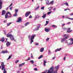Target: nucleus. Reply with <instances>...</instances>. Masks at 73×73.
Wrapping results in <instances>:
<instances>
[{"mask_svg": "<svg viewBox=\"0 0 73 73\" xmlns=\"http://www.w3.org/2000/svg\"><path fill=\"white\" fill-rule=\"evenodd\" d=\"M1 66L2 67L1 70H4L3 73H7V71H6V69L5 68V65H4V62H2L1 64Z\"/></svg>", "mask_w": 73, "mask_h": 73, "instance_id": "f257e3e1", "label": "nucleus"}, {"mask_svg": "<svg viewBox=\"0 0 73 73\" xmlns=\"http://www.w3.org/2000/svg\"><path fill=\"white\" fill-rule=\"evenodd\" d=\"M63 37H65L64 38H62L61 40V42H63L64 41H65L66 40V39L68 38H69V36L68 35H66V34L63 35Z\"/></svg>", "mask_w": 73, "mask_h": 73, "instance_id": "f03ea898", "label": "nucleus"}, {"mask_svg": "<svg viewBox=\"0 0 73 73\" xmlns=\"http://www.w3.org/2000/svg\"><path fill=\"white\" fill-rule=\"evenodd\" d=\"M7 37H10L11 40H13V41H16V40L15 39H14V38L13 37V35H12V34H8L7 35Z\"/></svg>", "mask_w": 73, "mask_h": 73, "instance_id": "7ed1b4c3", "label": "nucleus"}, {"mask_svg": "<svg viewBox=\"0 0 73 73\" xmlns=\"http://www.w3.org/2000/svg\"><path fill=\"white\" fill-rule=\"evenodd\" d=\"M12 17V15L10 12L7 13L5 15V19H7V17L10 18Z\"/></svg>", "mask_w": 73, "mask_h": 73, "instance_id": "20e7f679", "label": "nucleus"}, {"mask_svg": "<svg viewBox=\"0 0 73 73\" xmlns=\"http://www.w3.org/2000/svg\"><path fill=\"white\" fill-rule=\"evenodd\" d=\"M36 36V35H34L32 36H31V42H30V43L31 44H32V42H33V40H34V38H35V37Z\"/></svg>", "mask_w": 73, "mask_h": 73, "instance_id": "39448f33", "label": "nucleus"}, {"mask_svg": "<svg viewBox=\"0 0 73 73\" xmlns=\"http://www.w3.org/2000/svg\"><path fill=\"white\" fill-rule=\"evenodd\" d=\"M22 22V19L21 17H19L18 18V19L17 21V23H20Z\"/></svg>", "mask_w": 73, "mask_h": 73, "instance_id": "423d86ee", "label": "nucleus"}, {"mask_svg": "<svg viewBox=\"0 0 73 73\" xmlns=\"http://www.w3.org/2000/svg\"><path fill=\"white\" fill-rule=\"evenodd\" d=\"M31 12L30 11L27 12L25 14V17H28V16H29V15L30 14H31Z\"/></svg>", "mask_w": 73, "mask_h": 73, "instance_id": "0eeeda50", "label": "nucleus"}, {"mask_svg": "<svg viewBox=\"0 0 73 73\" xmlns=\"http://www.w3.org/2000/svg\"><path fill=\"white\" fill-rule=\"evenodd\" d=\"M69 40H70V45H72V44H73V39H69Z\"/></svg>", "mask_w": 73, "mask_h": 73, "instance_id": "6e6552de", "label": "nucleus"}, {"mask_svg": "<svg viewBox=\"0 0 73 73\" xmlns=\"http://www.w3.org/2000/svg\"><path fill=\"white\" fill-rule=\"evenodd\" d=\"M67 33H70L71 32H72V31H71V30L70 29V28H67Z\"/></svg>", "mask_w": 73, "mask_h": 73, "instance_id": "1a4fd4ad", "label": "nucleus"}, {"mask_svg": "<svg viewBox=\"0 0 73 73\" xmlns=\"http://www.w3.org/2000/svg\"><path fill=\"white\" fill-rule=\"evenodd\" d=\"M45 31L46 32H49V31H50V28L47 29V28H45Z\"/></svg>", "mask_w": 73, "mask_h": 73, "instance_id": "9d476101", "label": "nucleus"}, {"mask_svg": "<svg viewBox=\"0 0 73 73\" xmlns=\"http://www.w3.org/2000/svg\"><path fill=\"white\" fill-rule=\"evenodd\" d=\"M40 25H41V24L38 25L37 27V28H36V29H35V30L38 31V29L40 28Z\"/></svg>", "mask_w": 73, "mask_h": 73, "instance_id": "9b49d317", "label": "nucleus"}, {"mask_svg": "<svg viewBox=\"0 0 73 73\" xmlns=\"http://www.w3.org/2000/svg\"><path fill=\"white\" fill-rule=\"evenodd\" d=\"M11 43L10 42L8 41L6 43V46H9L11 45Z\"/></svg>", "mask_w": 73, "mask_h": 73, "instance_id": "f8f14e48", "label": "nucleus"}, {"mask_svg": "<svg viewBox=\"0 0 73 73\" xmlns=\"http://www.w3.org/2000/svg\"><path fill=\"white\" fill-rule=\"evenodd\" d=\"M25 65V63H24L21 64H20L19 65V67H21L23 66V65Z\"/></svg>", "mask_w": 73, "mask_h": 73, "instance_id": "ddd939ff", "label": "nucleus"}, {"mask_svg": "<svg viewBox=\"0 0 73 73\" xmlns=\"http://www.w3.org/2000/svg\"><path fill=\"white\" fill-rule=\"evenodd\" d=\"M62 49V48H60L59 49H57L55 51V52H58V51H60V50H61Z\"/></svg>", "mask_w": 73, "mask_h": 73, "instance_id": "4468645a", "label": "nucleus"}, {"mask_svg": "<svg viewBox=\"0 0 73 73\" xmlns=\"http://www.w3.org/2000/svg\"><path fill=\"white\" fill-rule=\"evenodd\" d=\"M2 15L3 16L5 14V10H3L2 11Z\"/></svg>", "mask_w": 73, "mask_h": 73, "instance_id": "2eb2a0df", "label": "nucleus"}, {"mask_svg": "<svg viewBox=\"0 0 73 73\" xmlns=\"http://www.w3.org/2000/svg\"><path fill=\"white\" fill-rule=\"evenodd\" d=\"M67 43L68 45H70V40L69 39L68 40H67Z\"/></svg>", "mask_w": 73, "mask_h": 73, "instance_id": "dca6fc26", "label": "nucleus"}, {"mask_svg": "<svg viewBox=\"0 0 73 73\" xmlns=\"http://www.w3.org/2000/svg\"><path fill=\"white\" fill-rule=\"evenodd\" d=\"M53 1H51L48 4V5H50V4H51V5H53V4L54 3H53Z\"/></svg>", "mask_w": 73, "mask_h": 73, "instance_id": "f3484780", "label": "nucleus"}, {"mask_svg": "<svg viewBox=\"0 0 73 73\" xmlns=\"http://www.w3.org/2000/svg\"><path fill=\"white\" fill-rule=\"evenodd\" d=\"M1 42H4V41H5V38H4V37H3L1 38Z\"/></svg>", "mask_w": 73, "mask_h": 73, "instance_id": "a211bd4d", "label": "nucleus"}, {"mask_svg": "<svg viewBox=\"0 0 73 73\" xmlns=\"http://www.w3.org/2000/svg\"><path fill=\"white\" fill-rule=\"evenodd\" d=\"M8 53V52L7 51H2L1 52V53Z\"/></svg>", "mask_w": 73, "mask_h": 73, "instance_id": "6ab92c4d", "label": "nucleus"}, {"mask_svg": "<svg viewBox=\"0 0 73 73\" xmlns=\"http://www.w3.org/2000/svg\"><path fill=\"white\" fill-rule=\"evenodd\" d=\"M44 50V48H41L40 50V52H42Z\"/></svg>", "mask_w": 73, "mask_h": 73, "instance_id": "aec40b11", "label": "nucleus"}, {"mask_svg": "<svg viewBox=\"0 0 73 73\" xmlns=\"http://www.w3.org/2000/svg\"><path fill=\"white\" fill-rule=\"evenodd\" d=\"M46 17V14H45L42 16V17L43 19H44V18H45Z\"/></svg>", "mask_w": 73, "mask_h": 73, "instance_id": "412c9836", "label": "nucleus"}, {"mask_svg": "<svg viewBox=\"0 0 73 73\" xmlns=\"http://www.w3.org/2000/svg\"><path fill=\"white\" fill-rule=\"evenodd\" d=\"M15 13H17L19 11V9H16L15 10Z\"/></svg>", "mask_w": 73, "mask_h": 73, "instance_id": "4be33fe9", "label": "nucleus"}, {"mask_svg": "<svg viewBox=\"0 0 73 73\" xmlns=\"http://www.w3.org/2000/svg\"><path fill=\"white\" fill-rule=\"evenodd\" d=\"M67 28H65V27H62V29H63V30H64V31L67 30Z\"/></svg>", "mask_w": 73, "mask_h": 73, "instance_id": "5701e85b", "label": "nucleus"}, {"mask_svg": "<svg viewBox=\"0 0 73 73\" xmlns=\"http://www.w3.org/2000/svg\"><path fill=\"white\" fill-rule=\"evenodd\" d=\"M3 1H2V0H0V5H3Z\"/></svg>", "mask_w": 73, "mask_h": 73, "instance_id": "b1692460", "label": "nucleus"}, {"mask_svg": "<svg viewBox=\"0 0 73 73\" xmlns=\"http://www.w3.org/2000/svg\"><path fill=\"white\" fill-rule=\"evenodd\" d=\"M29 24V22H27L25 24V26H27L28 24Z\"/></svg>", "mask_w": 73, "mask_h": 73, "instance_id": "393cba45", "label": "nucleus"}, {"mask_svg": "<svg viewBox=\"0 0 73 73\" xmlns=\"http://www.w3.org/2000/svg\"><path fill=\"white\" fill-rule=\"evenodd\" d=\"M49 23V21H46V24L44 26H46V25H47V24H48V23Z\"/></svg>", "mask_w": 73, "mask_h": 73, "instance_id": "a878e982", "label": "nucleus"}, {"mask_svg": "<svg viewBox=\"0 0 73 73\" xmlns=\"http://www.w3.org/2000/svg\"><path fill=\"white\" fill-rule=\"evenodd\" d=\"M12 55H10L9 56L8 58L7 59V60H9L11 58V57H12Z\"/></svg>", "mask_w": 73, "mask_h": 73, "instance_id": "bb28decb", "label": "nucleus"}, {"mask_svg": "<svg viewBox=\"0 0 73 73\" xmlns=\"http://www.w3.org/2000/svg\"><path fill=\"white\" fill-rule=\"evenodd\" d=\"M49 0H47L46 1V4L47 5H48V4H49Z\"/></svg>", "mask_w": 73, "mask_h": 73, "instance_id": "cd10ccee", "label": "nucleus"}, {"mask_svg": "<svg viewBox=\"0 0 73 73\" xmlns=\"http://www.w3.org/2000/svg\"><path fill=\"white\" fill-rule=\"evenodd\" d=\"M17 16V13H15V14H14L13 16L14 17H16Z\"/></svg>", "mask_w": 73, "mask_h": 73, "instance_id": "c85d7f7f", "label": "nucleus"}, {"mask_svg": "<svg viewBox=\"0 0 73 73\" xmlns=\"http://www.w3.org/2000/svg\"><path fill=\"white\" fill-rule=\"evenodd\" d=\"M58 68H59V65H58L56 67H55V68L56 69V70H58Z\"/></svg>", "mask_w": 73, "mask_h": 73, "instance_id": "c756f323", "label": "nucleus"}, {"mask_svg": "<svg viewBox=\"0 0 73 73\" xmlns=\"http://www.w3.org/2000/svg\"><path fill=\"white\" fill-rule=\"evenodd\" d=\"M46 60H44V66H46L45 65V64L46 63Z\"/></svg>", "mask_w": 73, "mask_h": 73, "instance_id": "7c9ffc66", "label": "nucleus"}, {"mask_svg": "<svg viewBox=\"0 0 73 73\" xmlns=\"http://www.w3.org/2000/svg\"><path fill=\"white\" fill-rule=\"evenodd\" d=\"M52 27H54V28H57V26L54 25H53L52 26Z\"/></svg>", "mask_w": 73, "mask_h": 73, "instance_id": "2f4dec72", "label": "nucleus"}, {"mask_svg": "<svg viewBox=\"0 0 73 73\" xmlns=\"http://www.w3.org/2000/svg\"><path fill=\"white\" fill-rule=\"evenodd\" d=\"M43 57V56L42 55H41L40 56L38 57V59H40V58H41Z\"/></svg>", "mask_w": 73, "mask_h": 73, "instance_id": "473e14b6", "label": "nucleus"}, {"mask_svg": "<svg viewBox=\"0 0 73 73\" xmlns=\"http://www.w3.org/2000/svg\"><path fill=\"white\" fill-rule=\"evenodd\" d=\"M39 7H40V6H39V5H38V7H37L35 9V10H37V9H39Z\"/></svg>", "mask_w": 73, "mask_h": 73, "instance_id": "72a5a7b5", "label": "nucleus"}, {"mask_svg": "<svg viewBox=\"0 0 73 73\" xmlns=\"http://www.w3.org/2000/svg\"><path fill=\"white\" fill-rule=\"evenodd\" d=\"M64 4H65V5H66V6H69V4H68V3H67V2H66V3H64Z\"/></svg>", "mask_w": 73, "mask_h": 73, "instance_id": "f704fd0d", "label": "nucleus"}, {"mask_svg": "<svg viewBox=\"0 0 73 73\" xmlns=\"http://www.w3.org/2000/svg\"><path fill=\"white\" fill-rule=\"evenodd\" d=\"M31 58H33V54H31Z\"/></svg>", "mask_w": 73, "mask_h": 73, "instance_id": "c9c22d12", "label": "nucleus"}, {"mask_svg": "<svg viewBox=\"0 0 73 73\" xmlns=\"http://www.w3.org/2000/svg\"><path fill=\"white\" fill-rule=\"evenodd\" d=\"M12 24V23L11 22H10L9 23H7V26H9V25H10V24Z\"/></svg>", "mask_w": 73, "mask_h": 73, "instance_id": "e433bc0d", "label": "nucleus"}, {"mask_svg": "<svg viewBox=\"0 0 73 73\" xmlns=\"http://www.w3.org/2000/svg\"><path fill=\"white\" fill-rule=\"evenodd\" d=\"M66 19H70V20H73V18H67Z\"/></svg>", "mask_w": 73, "mask_h": 73, "instance_id": "4c0bfd02", "label": "nucleus"}, {"mask_svg": "<svg viewBox=\"0 0 73 73\" xmlns=\"http://www.w3.org/2000/svg\"><path fill=\"white\" fill-rule=\"evenodd\" d=\"M30 62H31V63H32V64H34V61L33 60H31Z\"/></svg>", "mask_w": 73, "mask_h": 73, "instance_id": "58836bf2", "label": "nucleus"}, {"mask_svg": "<svg viewBox=\"0 0 73 73\" xmlns=\"http://www.w3.org/2000/svg\"><path fill=\"white\" fill-rule=\"evenodd\" d=\"M45 7L43 6V7H41V9H42V10H44V8Z\"/></svg>", "mask_w": 73, "mask_h": 73, "instance_id": "ea45409f", "label": "nucleus"}, {"mask_svg": "<svg viewBox=\"0 0 73 73\" xmlns=\"http://www.w3.org/2000/svg\"><path fill=\"white\" fill-rule=\"evenodd\" d=\"M52 13V11H50L49 12H48L47 15H49V14H50V13Z\"/></svg>", "mask_w": 73, "mask_h": 73, "instance_id": "a19ab883", "label": "nucleus"}, {"mask_svg": "<svg viewBox=\"0 0 73 73\" xmlns=\"http://www.w3.org/2000/svg\"><path fill=\"white\" fill-rule=\"evenodd\" d=\"M2 5H0V9H1L2 8Z\"/></svg>", "mask_w": 73, "mask_h": 73, "instance_id": "79ce46f5", "label": "nucleus"}, {"mask_svg": "<svg viewBox=\"0 0 73 73\" xmlns=\"http://www.w3.org/2000/svg\"><path fill=\"white\" fill-rule=\"evenodd\" d=\"M35 70V71H38V70H37V68H35L34 69Z\"/></svg>", "mask_w": 73, "mask_h": 73, "instance_id": "37998d69", "label": "nucleus"}, {"mask_svg": "<svg viewBox=\"0 0 73 73\" xmlns=\"http://www.w3.org/2000/svg\"><path fill=\"white\" fill-rule=\"evenodd\" d=\"M49 38H47V39H46V41H49Z\"/></svg>", "mask_w": 73, "mask_h": 73, "instance_id": "c03bdc74", "label": "nucleus"}, {"mask_svg": "<svg viewBox=\"0 0 73 73\" xmlns=\"http://www.w3.org/2000/svg\"><path fill=\"white\" fill-rule=\"evenodd\" d=\"M19 61V60H17L15 61V63H17Z\"/></svg>", "mask_w": 73, "mask_h": 73, "instance_id": "a18cd8bd", "label": "nucleus"}, {"mask_svg": "<svg viewBox=\"0 0 73 73\" xmlns=\"http://www.w3.org/2000/svg\"><path fill=\"white\" fill-rule=\"evenodd\" d=\"M8 40V38H6V40L5 42H7V40Z\"/></svg>", "mask_w": 73, "mask_h": 73, "instance_id": "49530a36", "label": "nucleus"}, {"mask_svg": "<svg viewBox=\"0 0 73 73\" xmlns=\"http://www.w3.org/2000/svg\"><path fill=\"white\" fill-rule=\"evenodd\" d=\"M28 37L29 39H30V38H31V36L30 35H29L28 36Z\"/></svg>", "mask_w": 73, "mask_h": 73, "instance_id": "de8ad7c7", "label": "nucleus"}, {"mask_svg": "<svg viewBox=\"0 0 73 73\" xmlns=\"http://www.w3.org/2000/svg\"><path fill=\"white\" fill-rule=\"evenodd\" d=\"M30 59H31V58L29 57L28 58V59L27 60V61H29V60H30Z\"/></svg>", "mask_w": 73, "mask_h": 73, "instance_id": "09e8293b", "label": "nucleus"}, {"mask_svg": "<svg viewBox=\"0 0 73 73\" xmlns=\"http://www.w3.org/2000/svg\"><path fill=\"white\" fill-rule=\"evenodd\" d=\"M12 4H13V3H11V4L9 6V7H11L12 6Z\"/></svg>", "mask_w": 73, "mask_h": 73, "instance_id": "8fccbe9b", "label": "nucleus"}, {"mask_svg": "<svg viewBox=\"0 0 73 73\" xmlns=\"http://www.w3.org/2000/svg\"><path fill=\"white\" fill-rule=\"evenodd\" d=\"M65 11H67V10H69V11H70V9H65L64 10Z\"/></svg>", "mask_w": 73, "mask_h": 73, "instance_id": "3c124183", "label": "nucleus"}, {"mask_svg": "<svg viewBox=\"0 0 73 73\" xmlns=\"http://www.w3.org/2000/svg\"><path fill=\"white\" fill-rule=\"evenodd\" d=\"M32 17V15H31L29 17V19H31Z\"/></svg>", "mask_w": 73, "mask_h": 73, "instance_id": "603ef678", "label": "nucleus"}, {"mask_svg": "<svg viewBox=\"0 0 73 73\" xmlns=\"http://www.w3.org/2000/svg\"><path fill=\"white\" fill-rule=\"evenodd\" d=\"M35 45H38V43H35Z\"/></svg>", "mask_w": 73, "mask_h": 73, "instance_id": "864d4df0", "label": "nucleus"}, {"mask_svg": "<svg viewBox=\"0 0 73 73\" xmlns=\"http://www.w3.org/2000/svg\"><path fill=\"white\" fill-rule=\"evenodd\" d=\"M66 60V57L65 56L64 57V60Z\"/></svg>", "mask_w": 73, "mask_h": 73, "instance_id": "5fc2aeb1", "label": "nucleus"}, {"mask_svg": "<svg viewBox=\"0 0 73 73\" xmlns=\"http://www.w3.org/2000/svg\"><path fill=\"white\" fill-rule=\"evenodd\" d=\"M50 53H51L50 51V50H48L49 54H50Z\"/></svg>", "mask_w": 73, "mask_h": 73, "instance_id": "6e6d98bb", "label": "nucleus"}, {"mask_svg": "<svg viewBox=\"0 0 73 73\" xmlns=\"http://www.w3.org/2000/svg\"><path fill=\"white\" fill-rule=\"evenodd\" d=\"M55 58H56L55 57H53L52 58V60H54V59H55Z\"/></svg>", "mask_w": 73, "mask_h": 73, "instance_id": "4d7b16f0", "label": "nucleus"}, {"mask_svg": "<svg viewBox=\"0 0 73 73\" xmlns=\"http://www.w3.org/2000/svg\"><path fill=\"white\" fill-rule=\"evenodd\" d=\"M17 73H20V71H19V70L17 71Z\"/></svg>", "mask_w": 73, "mask_h": 73, "instance_id": "13d9d810", "label": "nucleus"}, {"mask_svg": "<svg viewBox=\"0 0 73 73\" xmlns=\"http://www.w3.org/2000/svg\"><path fill=\"white\" fill-rule=\"evenodd\" d=\"M65 25V24H63L62 25V27H64V25Z\"/></svg>", "mask_w": 73, "mask_h": 73, "instance_id": "bf43d9fd", "label": "nucleus"}, {"mask_svg": "<svg viewBox=\"0 0 73 73\" xmlns=\"http://www.w3.org/2000/svg\"><path fill=\"white\" fill-rule=\"evenodd\" d=\"M61 73H64V72H63V70H62Z\"/></svg>", "mask_w": 73, "mask_h": 73, "instance_id": "052dcab7", "label": "nucleus"}, {"mask_svg": "<svg viewBox=\"0 0 73 73\" xmlns=\"http://www.w3.org/2000/svg\"><path fill=\"white\" fill-rule=\"evenodd\" d=\"M70 15L71 16H72V15H73V13H72V14H70Z\"/></svg>", "mask_w": 73, "mask_h": 73, "instance_id": "680f3d73", "label": "nucleus"}, {"mask_svg": "<svg viewBox=\"0 0 73 73\" xmlns=\"http://www.w3.org/2000/svg\"><path fill=\"white\" fill-rule=\"evenodd\" d=\"M12 7H10V10H12Z\"/></svg>", "mask_w": 73, "mask_h": 73, "instance_id": "e2e57ef3", "label": "nucleus"}, {"mask_svg": "<svg viewBox=\"0 0 73 73\" xmlns=\"http://www.w3.org/2000/svg\"><path fill=\"white\" fill-rule=\"evenodd\" d=\"M70 24V22H69L68 23H67V24Z\"/></svg>", "mask_w": 73, "mask_h": 73, "instance_id": "0e129e2a", "label": "nucleus"}, {"mask_svg": "<svg viewBox=\"0 0 73 73\" xmlns=\"http://www.w3.org/2000/svg\"><path fill=\"white\" fill-rule=\"evenodd\" d=\"M48 9H49V11H50L51 10V9H49V8H48Z\"/></svg>", "mask_w": 73, "mask_h": 73, "instance_id": "69168bd1", "label": "nucleus"}, {"mask_svg": "<svg viewBox=\"0 0 73 73\" xmlns=\"http://www.w3.org/2000/svg\"><path fill=\"white\" fill-rule=\"evenodd\" d=\"M55 10H56V8H54L53 9V11H55Z\"/></svg>", "mask_w": 73, "mask_h": 73, "instance_id": "338daca9", "label": "nucleus"}, {"mask_svg": "<svg viewBox=\"0 0 73 73\" xmlns=\"http://www.w3.org/2000/svg\"><path fill=\"white\" fill-rule=\"evenodd\" d=\"M3 22H4V23H6V21H4Z\"/></svg>", "mask_w": 73, "mask_h": 73, "instance_id": "774afa93", "label": "nucleus"}]
</instances>
